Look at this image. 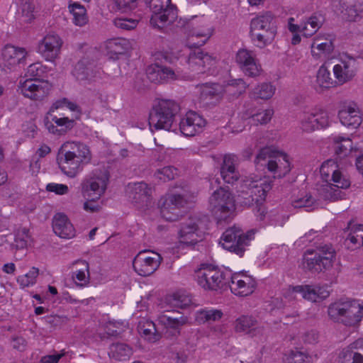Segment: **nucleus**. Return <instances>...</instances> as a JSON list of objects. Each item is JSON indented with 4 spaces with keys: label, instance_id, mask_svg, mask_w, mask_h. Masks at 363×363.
Listing matches in <instances>:
<instances>
[{
    "label": "nucleus",
    "instance_id": "56",
    "mask_svg": "<svg viewBox=\"0 0 363 363\" xmlns=\"http://www.w3.org/2000/svg\"><path fill=\"white\" fill-rule=\"evenodd\" d=\"M38 274V269L32 267L26 274L18 276L17 282L22 289L30 287L35 284Z\"/></svg>",
    "mask_w": 363,
    "mask_h": 363
},
{
    "label": "nucleus",
    "instance_id": "36",
    "mask_svg": "<svg viewBox=\"0 0 363 363\" xmlns=\"http://www.w3.org/2000/svg\"><path fill=\"white\" fill-rule=\"evenodd\" d=\"M343 318L341 319L345 325H354L363 319V302L362 303L353 301L347 303Z\"/></svg>",
    "mask_w": 363,
    "mask_h": 363
},
{
    "label": "nucleus",
    "instance_id": "4",
    "mask_svg": "<svg viewBox=\"0 0 363 363\" xmlns=\"http://www.w3.org/2000/svg\"><path fill=\"white\" fill-rule=\"evenodd\" d=\"M57 160L62 172L69 178H74L91 162V153L86 144L67 141L62 145Z\"/></svg>",
    "mask_w": 363,
    "mask_h": 363
},
{
    "label": "nucleus",
    "instance_id": "3",
    "mask_svg": "<svg viewBox=\"0 0 363 363\" xmlns=\"http://www.w3.org/2000/svg\"><path fill=\"white\" fill-rule=\"evenodd\" d=\"M82 113L80 107L66 98L57 100L52 104L44 118V123L48 131L53 134L60 130L67 132L72 129Z\"/></svg>",
    "mask_w": 363,
    "mask_h": 363
},
{
    "label": "nucleus",
    "instance_id": "42",
    "mask_svg": "<svg viewBox=\"0 0 363 363\" xmlns=\"http://www.w3.org/2000/svg\"><path fill=\"white\" fill-rule=\"evenodd\" d=\"M128 189L130 191V196L135 202L141 201L145 203L146 206L151 203V201L149 199L151 189L148 187L147 184L144 182L133 184L129 186Z\"/></svg>",
    "mask_w": 363,
    "mask_h": 363
},
{
    "label": "nucleus",
    "instance_id": "29",
    "mask_svg": "<svg viewBox=\"0 0 363 363\" xmlns=\"http://www.w3.org/2000/svg\"><path fill=\"white\" fill-rule=\"evenodd\" d=\"M52 228L56 235L63 239H72L76 235V230L69 218L64 213H58L52 220Z\"/></svg>",
    "mask_w": 363,
    "mask_h": 363
},
{
    "label": "nucleus",
    "instance_id": "20",
    "mask_svg": "<svg viewBox=\"0 0 363 363\" xmlns=\"http://www.w3.org/2000/svg\"><path fill=\"white\" fill-rule=\"evenodd\" d=\"M340 123L348 129L356 130L362 123V114L354 101L342 102L337 111Z\"/></svg>",
    "mask_w": 363,
    "mask_h": 363
},
{
    "label": "nucleus",
    "instance_id": "55",
    "mask_svg": "<svg viewBox=\"0 0 363 363\" xmlns=\"http://www.w3.org/2000/svg\"><path fill=\"white\" fill-rule=\"evenodd\" d=\"M352 245L351 247H358L363 246V225H354L350 230V233L347 238Z\"/></svg>",
    "mask_w": 363,
    "mask_h": 363
},
{
    "label": "nucleus",
    "instance_id": "58",
    "mask_svg": "<svg viewBox=\"0 0 363 363\" xmlns=\"http://www.w3.org/2000/svg\"><path fill=\"white\" fill-rule=\"evenodd\" d=\"M314 112L318 130L325 129L330 126L332 119L329 113L322 109L314 110Z\"/></svg>",
    "mask_w": 363,
    "mask_h": 363
},
{
    "label": "nucleus",
    "instance_id": "11",
    "mask_svg": "<svg viewBox=\"0 0 363 363\" xmlns=\"http://www.w3.org/2000/svg\"><path fill=\"white\" fill-rule=\"evenodd\" d=\"M323 18L320 16H311L308 19L298 23L294 18L287 19V29L291 33V43L297 45L301 43L302 38H310L320 28Z\"/></svg>",
    "mask_w": 363,
    "mask_h": 363
},
{
    "label": "nucleus",
    "instance_id": "44",
    "mask_svg": "<svg viewBox=\"0 0 363 363\" xmlns=\"http://www.w3.org/2000/svg\"><path fill=\"white\" fill-rule=\"evenodd\" d=\"M299 128L302 132L307 133L318 130L314 110L304 111L300 115Z\"/></svg>",
    "mask_w": 363,
    "mask_h": 363
},
{
    "label": "nucleus",
    "instance_id": "7",
    "mask_svg": "<svg viewBox=\"0 0 363 363\" xmlns=\"http://www.w3.org/2000/svg\"><path fill=\"white\" fill-rule=\"evenodd\" d=\"M266 160L265 166L273 179H281L289 174L292 169L290 157L285 152L264 148L257 156V162Z\"/></svg>",
    "mask_w": 363,
    "mask_h": 363
},
{
    "label": "nucleus",
    "instance_id": "40",
    "mask_svg": "<svg viewBox=\"0 0 363 363\" xmlns=\"http://www.w3.org/2000/svg\"><path fill=\"white\" fill-rule=\"evenodd\" d=\"M334 85V81L330 76V72L328 67L323 65H321L315 75V79L313 82V87L318 92H323Z\"/></svg>",
    "mask_w": 363,
    "mask_h": 363
},
{
    "label": "nucleus",
    "instance_id": "39",
    "mask_svg": "<svg viewBox=\"0 0 363 363\" xmlns=\"http://www.w3.org/2000/svg\"><path fill=\"white\" fill-rule=\"evenodd\" d=\"M187 318L185 316L173 317L167 314H161L157 318L158 325L164 327L167 331L174 333H179L181 328L187 323Z\"/></svg>",
    "mask_w": 363,
    "mask_h": 363
},
{
    "label": "nucleus",
    "instance_id": "30",
    "mask_svg": "<svg viewBox=\"0 0 363 363\" xmlns=\"http://www.w3.org/2000/svg\"><path fill=\"white\" fill-rule=\"evenodd\" d=\"M338 363H363V338L343 349L339 354Z\"/></svg>",
    "mask_w": 363,
    "mask_h": 363
},
{
    "label": "nucleus",
    "instance_id": "5",
    "mask_svg": "<svg viewBox=\"0 0 363 363\" xmlns=\"http://www.w3.org/2000/svg\"><path fill=\"white\" fill-rule=\"evenodd\" d=\"M257 232L256 229H251L244 233L240 227L234 225L223 233L219 243L223 249L242 257Z\"/></svg>",
    "mask_w": 363,
    "mask_h": 363
},
{
    "label": "nucleus",
    "instance_id": "8",
    "mask_svg": "<svg viewBox=\"0 0 363 363\" xmlns=\"http://www.w3.org/2000/svg\"><path fill=\"white\" fill-rule=\"evenodd\" d=\"M230 274L211 264H202L195 271L194 279L205 290H218L226 287Z\"/></svg>",
    "mask_w": 363,
    "mask_h": 363
},
{
    "label": "nucleus",
    "instance_id": "12",
    "mask_svg": "<svg viewBox=\"0 0 363 363\" xmlns=\"http://www.w3.org/2000/svg\"><path fill=\"white\" fill-rule=\"evenodd\" d=\"M208 208L215 216L225 219L234 213L235 200L228 189L220 188L210 196Z\"/></svg>",
    "mask_w": 363,
    "mask_h": 363
},
{
    "label": "nucleus",
    "instance_id": "16",
    "mask_svg": "<svg viewBox=\"0 0 363 363\" xmlns=\"http://www.w3.org/2000/svg\"><path fill=\"white\" fill-rule=\"evenodd\" d=\"M335 251L330 245L317 248L315 252L308 250L302 262L303 268L308 270L320 271L332 266Z\"/></svg>",
    "mask_w": 363,
    "mask_h": 363
},
{
    "label": "nucleus",
    "instance_id": "50",
    "mask_svg": "<svg viewBox=\"0 0 363 363\" xmlns=\"http://www.w3.org/2000/svg\"><path fill=\"white\" fill-rule=\"evenodd\" d=\"M32 238L29 230L26 228H19L15 234L14 245L17 249H25L30 246Z\"/></svg>",
    "mask_w": 363,
    "mask_h": 363
},
{
    "label": "nucleus",
    "instance_id": "64",
    "mask_svg": "<svg viewBox=\"0 0 363 363\" xmlns=\"http://www.w3.org/2000/svg\"><path fill=\"white\" fill-rule=\"evenodd\" d=\"M47 191L53 193L57 196H64L69 193V188L65 184L51 182L46 185Z\"/></svg>",
    "mask_w": 363,
    "mask_h": 363
},
{
    "label": "nucleus",
    "instance_id": "43",
    "mask_svg": "<svg viewBox=\"0 0 363 363\" xmlns=\"http://www.w3.org/2000/svg\"><path fill=\"white\" fill-rule=\"evenodd\" d=\"M68 9L72 15V21L74 25L83 26L87 23L86 10L84 6L77 1H70Z\"/></svg>",
    "mask_w": 363,
    "mask_h": 363
},
{
    "label": "nucleus",
    "instance_id": "62",
    "mask_svg": "<svg viewBox=\"0 0 363 363\" xmlns=\"http://www.w3.org/2000/svg\"><path fill=\"white\" fill-rule=\"evenodd\" d=\"M34 8L31 4H26L21 9L19 13V21L22 23H30L35 18L33 13Z\"/></svg>",
    "mask_w": 363,
    "mask_h": 363
},
{
    "label": "nucleus",
    "instance_id": "52",
    "mask_svg": "<svg viewBox=\"0 0 363 363\" xmlns=\"http://www.w3.org/2000/svg\"><path fill=\"white\" fill-rule=\"evenodd\" d=\"M137 0H110L109 7L121 13H128L137 7Z\"/></svg>",
    "mask_w": 363,
    "mask_h": 363
},
{
    "label": "nucleus",
    "instance_id": "23",
    "mask_svg": "<svg viewBox=\"0 0 363 363\" xmlns=\"http://www.w3.org/2000/svg\"><path fill=\"white\" fill-rule=\"evenodd\" d=\"M183 199L180 195L169 193L162 197L158 202L162 217L168 221H174L180 216V207L182 206Z\"/></svg>",
    "mask_w": 363,
    "mask_h": 363
},
{
    "label": "nucleus",
    "instance_id": "57",
    "mask_svg": "<svg viewBox=\"0 0 363 363\" xmlns=\"http://www.w3.org/2000/svg\"><path fill=\"white\" fill-rule=\"evenodd\" d=\"M340 12L343 18L350 21H356L360 16L359 10L356 6L347 5L345 3L341 4Z\"/></svg>",
    "mask_w": 363,
    "mask_h": 363
},
{
    "label": "nucleus",
    "instance_id": "9",
    "mask_svg": "<svg viewBox=\"0 0 363 363\" xmlns=\"http://www.w3.org/2000/svg\"><path fill=\"white\" fill-rule=\"evenodd\" d=\"M247 89L246 83L241 79H225L220 83H206L202 86V94L208 96L217 101L220 100L224 94H226L229 99L238 97L245 91Z\"/></svg>",
    "mask_w": 363,
    "mask_h": 363
},
{
    "label": "nucleus",
    "instance_id": "47",
    "mask_svg": "<svg viewBox=\"0 0 363 363\" xmlns=\"http://www.w3.org/2000/svg\"><path fill=\"white\" fill-rule=\"evenodd\" d=\"M313 361L311 355L298 350H290L282 358V363H312Z\"/></svg>",
    "mask_w": 363,
    "mask_h": 363
},
{
    "label": "nucleus",
    "instance_id": "10",
    "mask_svg": "<svg viewBox=\"0 0 363 363\" xmlns=\"http://www.w3.org/2000/svg\"><path fill=\"white\" fill-rule=\"evenodd\" d=\"M272 187V180L269 177H250L240 182L238 191L242 195L239 194L238 197L242 196L245 199H247L249 196L256 202L262 201L265 199Z\"/></svg>",
    "mask_w": 363,
    "mask_h": 363
},
{
    "label": "nucleus",
    "instance_id": "15",
    "mask_svg": "<svg viewBox=\"0 0 363 363\" xmlns=\"http://www.w3.org/2000/svg\"><path fill=\"white\" fill-rule=\"evenodd\" d=\"M108 179V172L105 169L92 172L82 182L81 191L83 197L101 199L105 193Z\"/></svg>",
    "mask_w": 363,
    "mask_h": 363
},
{
    "label": "nucleus",
    "instance_id": "6",
    "mask_svg": "<svg viewBox=\"0 0 363 363\" xmlns=\"http://www.w3.org/2000/svg\"><path fill=\"white\" fill-rule=\"evenodd\" d=\"M179 109V106L172 100H159L150 113L149 125L150 130H152L153 128L155 130H169Z\"/></svg>",
    "mask_w": 363,
    "mask_h": 363
},
{
    "label": "nucleus",
    "instance_id": "1",
    "mask_svg": "<svg viewBox=\"0 0 363 363\" xmlns=\"http://www.w3.org/2000/svg\"><path fill=\"white\" fill-rule=\"evenodd\" d=\"M216 62V59L208 53L202 51H194L191 52L185 59V67L183 73L179 70L175 72L169 67L158 65L150 66L147 73L149 79L157 83L180 79H191L201 73H211Z\"/></svg>",
    "mask_w": 363,
    "mask_h": 363
},
{
    "label": "nucleus",
    "instance_id": "61",
    "mask_svg": "<svg viewBox=\"0 0 363 363\" xmlns=\"http://www.w3.org/2000/svg\"><path fill=\"white\" fill-rule=\"evenodd\" d=\"M273 115L274 110L272 108H267L253 114L252 119L257 124H267L271 121Z\"/></svg>",
    "mask_w": 363,
    "mask_h": 363
},
{
    "label": "nucleus",
    "instance_id": "53",
    "mask_svg": "<svg viewBox=\"0 0 363 363\" xmlns=\"http://www.w3.org/2000/svg\"><path fill=\"white\" fill-rule=\"evenodd\" d=\"M91 66L86 60L79 61L74 66L72 74L79 81L86 80L91 74Z\"/></svg>",
    "mask_w": 363,
    "mask_h": 363
},
{
    "label": "nucleus",
    "instance_id": "25",
    "mask_svg": "<svg viewBox=\"0 0 363 363\" xmlns=\"http://www.w3.org/2000/svg\"><path fill=\"white\" fill-rule=\"evenodd\" d=\"M357 70L356 61L349 56H342L333 66V72L337 82L343 84L354 77Z\"/></svg>",
    "mask_w": 363,
    "mask_h": 363
},
{
    "label": "nucleus",
    "instance_id": "49",
    "mask_svg": "<svg viewBox=\"0 0 363 363\" xmlns=\"http://www.w3.org/2000/svg\"><path fill=\"white\" fill-rule=\"evenodd\" d=\"M109 354L113 359L126 360L131 356L132 349L125 344L116 343L111 347Z\"/></svg>",
    "mask_w": 363,
    "mask_h": 363
},
{
    "label": "nucleus",
    "instance_id": "28",
    "mask_svg": "<svg viewBox=\"0 0 363 363\" xmlns=\"http://www.w3.org/2000/svg\"><path fill=\"white\" fill-rule=\"evenodd\" d=\"M235 61L242 71L249 76L255 77L261 73V67L255 60L253 53L250 50L240 49L236 54Z\"/></svg>",
    "mask_w": 363,
    "mask_h": 363
},
{
    "label": "nucleus",
    "instance_id": "48",
    "mask_svg": "<svg viewBox=\"0 0 363 363\" xmlns=\"http://www.w3.org/2000/svg\"><path fill=\"white\" fill-rule=\"evenodd\" d=\"M139 333L149 341H155L157 339L155 324L147 319L143 318L138 324Z\"/></svg>",
    "mask_w": 363,
    "mask_h": 363
},
{
    "label": "nucleus",
    "instance_id": "26",
    "mask_svg": "<svg viewBox=\"0 0 363 363\" xmlns=\"http://www.w3.org/2000/svg\"><path fill=\"white\" fill-rule=\"evenodd\" d=\"M237 333L247 335L251 337H260L264 334V328L258 325L257 320L252 315H241L234 323Z\"/></svg>",
    "mask_w": 363,
    "mask_h": 363
},
{
    "label": "nucleus",
    "instance_id": "14",
    "mask_svg": "<svg viewBox=\"0 0 363 363\" xmlns=\"http://www.w3.org/2000/svg\"><path fill=\"white\" fill-rule=\"evenodd\" d=\"M202 222L198 218H190L182 224L178 233V250L193 246L204 238Z\"/></svg>",
    "mask_w": 363,
    "mask_h": 363
},
{
    "label": "nucleus",
    "instance_id": "51",
    "mask_svg": "<svg viewBox=\"0 0 363 363\" xmlns=\"http://www.w3.org/2000/svg\"><path fill=\"white\" fill-rule=\"evenodd\" d=\"M165 303L167 306L164 308L167 311H175L177 308L186 307L189 304V300L187 297L177 294L167 296Z\"/></svg>",
    "mask_w": 363,
    "mask_h": 363
},
{
    "label": "nucleus",
    "instance_id": "33",
    "mask_svg": "<svg viewBox=\"0 0 363 363\" xmlns=\"http://www.w3.org/2000/svg\"><path fill=\"white\" fill-rule=\"evenodd\" d=\"M256 220L261 228L267 225H283V218L277 211H268L264 206H259L255 211Z\"/></svg>",
    "mask_w": 363,
    "mask_h": 363
},
{
    "label": "nucleus",
    "instance_id": "37",
    "mask_svg": "<svg viewBox=\"0 0 363 363\" xmlns=\"http://www.w3.org/2000/svg\"><path fill=\"white\" fill-rule=\"evenodd\" d=\"M220 175L225 182L228 184H233L238 180L239 173L236 169V158L235 156L227 155L223 157Z\"/></svg>",
    "mask_w": 363,
    "mask_h": 363
},
{
    "label": "nucleus",
    "instance_id": "31",
    "mask_svg": "<svg viewBox=\"0 0 363 363\" xmlns=\"http://www.w3.org/2000/svg\"><path fill=\"white\" fill-rule=\"evenodd\" d=\"M329 142L335 153L340 157L357 150L352 139L345 134H333L329 138Z\"/></svg>",
    "mask_w": 363,
    "mask_h": 363
},
{
    "label": "nucleus",
    "instance_id": "18",
    "mask_svg": "<svg viewBox=\"0 0 363 363\" xmlns=\"http://www.w3.org/2000/svg\"><path fill=\"white\" fill-rule=\"evenodd\" d=\"M18 88L24 96L33 100H41L49 94L52 84L48 80L27 78L20 81Z\"/></svg>",
    "mask_w": 363,
    "mask_h": 363
},
{
    "label": "nucleus",
    "instance_id": "41",
    "mask_svg": "<svg viewBox=\"0 0 363 363\" xmlns=\"http://www.w3.org/2000/svg\"><path fill=\"white\" fill-rule=\"evenodd\" d=\"M250 34L255 45L259 48H264L273 43L277 34V28L250 32Z\"/></svg>",
    "mask_w": 363,
    "mask_h": 363
},
{
    "label": "nucleus",
    "instance_id": "54",
    "mask_svg": "<svg viewBox=\"0 0 363 363\" xmlns=\"http://www.w3.org/2000/svg\"><path fill=\"white\" fill-rule=\"evenodd\" d=\"M275 93V87L270 83H263L257 86L252 91V96L255 98L267 100L271 99Z\"/></svg>",
    "mask_w": 363,
    "mask_h": 363
},
{
    "label": "nucleus",
    "instance_id": "24",
    "mask_svg": "<svg viewBox=\"0 0 363 363\" xmlns=\"http://www.w3.org/2000/svg\"><path fill=\"white\" fill-rule=\"evenodd\" d=\"M206 125V120L195 111H187L179 122L181 133L188 137L201 133Z\"/></svg>",
    "mask_w": 363,
    "mask_h": 363
},
{
    "label": "nucleus",
    "instance_id": "35",
    "mask_svg": "<svg viewBox=\"0 0 363 363\" xmlns=\"http://www.w3.org/2000/svg\"><path fill=\"white\" fill-rule=\"evenodd\" d=\"M130 48V43L125 38H114L105 43L106 55L112 60H117L121 55L126 53Z\"/></svg>",
    "mask_w": 363,
    "mask_h": 363
},
{
    "label": "nucleus",
    "instance_id": "17",
    "mask_svg": "<svg viewBox=\"0 0 363 363\" xmlns=\"http://www.w3.org/2000/svg\"><path fill=\"white\" fill-rule=\"evenodd\" d=\"M62 45L60 36L50 32L39 40L36 51L45 61L54 62L60 55Z\"/></svg>",
    "mask_w": 363,
    "mask_h": 363
},
{
    "label": "nucleus",
    "instance_id": "34",
    "mask_svg": "<svg viewBox=\"0 0 363 363\" xmlns=\"http://www.w3.org/2000/svg\"><path fill=\"white\" fill-rule=\"evenodd\" d=\"M277 28L274 16L270 11L257 14L250 22V33Z\"/></svg>",
    "mask_w": 363,
    "mask_h": 363
},
{
    "label": "nucleus",
    "instance_id": "63",
    "mask_svg": "<svg viewBox=\"0 0 363 363\" xmlns=\"http://www.w3.org/2000/svg\"><path fill=\"white\" fill-rule=\"evenodd\" d=\"M138 20L128 18H117L114 20V25L123 30H133L137 27Z\"/></svg>",
    "mask_w": 363,
    "mask_h": 363
},
{
    "label": "nucleus",
    "instance_id": "21",
    "mask_svg": "<svg viewBox=\"0 0 363 363\" xmlns=\"http://www.w3.org/2000/svg\"><path fill=\"white\" fill-rule=\"evenodd\" d=\"M162 257L153 251H141L133 260V268L140 276H149L159 267Z\"/></svg>",
    "mask_w": 363,
    "mask_h": 363
},
{
    "label": "nucleus",
    "instance_id": "59",
    "mask_svg": "<svg viewBox=\"0 0 363 363\" xmlns=\"http://www.w3.org/2000/svg\"><path fill=\"white\" fill-rule=\"evenodd\" d=\"M47 72V67L41 62H35L27 68L25 77L27 78H38L43 76Z\"/></svg>",
    "mask_w": 363,
    "mask_h": 363
},
{
    "label": "nucleus",
    "instance_id": "60",
    "mask_svg": "<svg viewBox=\"0 0 363 363\" xmlns=\"http://www.w3.org/2000/svg\"><path fill=\"white\" fill-rule=\"evenodd\" d=\"M346 304L347 303L331 304L328 308L329 316L335 321H341L345 313Z\"/></svg>",
    "mask_w": 363,
    "mask_h": 363
},
{
    "label": "nucleus",
    "instance_id": "13",
    "mask_svg": "<svg viewBox=\"0 0 363 363\" xmlns=\"http://www.w3.org/2000/svg\"><path fill=\"white\" fill-rule=\"evenodd\" d=\"M151 11L150 24L157 28H164L177 18L176 9L170 5V0H148Z\"/></svg>",
    "mask_w": 363,
    "mask_h": 363
},
{
    "label": "nucleus",
    "instance_id": "2",
    "mask_svg": "<svg viewBox=\"0 0 363 363\" xmlns=\"http://www.w3.org/2000/svg\"><path fill=\"white\" fill-rule=\"evenodd\" d=\"M319 172L322 182L320 194L330 201L342 199L344 196L342 190L348 189L351 182L338 162L332 159L325 160L321 164Z\"/></svg>",
    "mask_w": 363,
    "mask_h": 363
},
{
    "label": "nucleus",
    "instance_id": "38",
    "mask_svg": "<svg viewBox=\"0 0 363 363\" xmlns=\"http://www.w3.org/2000/svg\"><path fill=\"white\" fill-rule=\"evenodd\" d=\"M74 271L72 279L74 282L81 286H87L90 280L89 264L85 260H77L72 263Z\"/></svg>",
    "mask_w": 363,
    "mask_h": 363
},
{
    "label": "nucleus",
    "instance_id": "27",
    "mask_svg": "<svg viewBox=\"0 0 363 363\" xmlns=\"http://www.w3.org/2000/svg\"><path fill=\"white\" fill-rule=\"evenodd\" d=\"M289 295L295 298L299 294L303 298L310 301H318L327 298L330 292L326 287L318 286L301 285L294 286L289 290Z\"/></svg>",
    "mask_w": 363,
    "mask_h": 363
},
{
    "label": "nucleus",
    "instance_id": "46",
    "mask_svg": "<svg viewBox=\"0 0 363 363\" xmlns=\"http://www.w3.org/2000/svg\"><path fill=\"white\" fill-rule=\"evenodd\" d=\"M318 41V38H315L311 45V53L315 59H320L330 53L333 50V45L331 41L326 40L320 43Z\"/></svg>",
    "mask_w": 363,
    "mask_h": 363
},
{
    "label": "nucleus",
    "instance_id": "32",
    "mask_svg": "<svg viewBox=\"0 0 363 363\" xmlns=\"http://www.w3.org/2000/svg\"><path fill=\"white\" fill-rule=\"evenodd\" d=\"M27 52L23 48L6 45L2 50L1 63L11 69L20 63L26 58Z\"/></svg>",
    "mask_w": 363,
    "mask_h": 363
},
{
    "label": "nucleus",
    "instance_id": "45",
    "mask_svg": "<svg viewBox=\"0 0 363 363\" xmlns=\"http://www.w3.org/2000/svg\"><path fill=\"white\" fill-rule=\"evenodd\" d=\"M223 315V312L218 309H203L196 312L195 320L199 324L213 323L220 320Z\"/></svg>",
    "mask_w": 363,
    "mask_h": 363
},
{
    "label": "nucleus",
    "instance_id": "19",
    "mask_svg": "<svg viewBox=\"0 0 363 363\" xmlns=\"http://www.w3.org/2000/svg\"><path fill=\"white\" fill-rule=\"evenodd\" d=\"M229 284L231 292L240 297H245L254 293L257 288V281L255 277L247 272H238L231 276Z\"/></svg>",
    "mask_w": 363,
    "mask_h": 363
},
{
    "label": "nucleus",
    "instance_id": "22",
    "mask_svg": "<svg viewBox=\"0 0 363 363\" xmlns=\"http://www.w3.org/2000/svg\"><path fill=\"white\" fill-rule=\"evenodd\" d=\"M201 24L194 26L186 34L184 43L189 48H197L205 45L213 35V28L201 17Z\"/></svg>",
    "mask_w": 363,
    "mask_h": 363
}]
</instances>
